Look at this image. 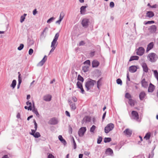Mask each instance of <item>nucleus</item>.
Returning a JSON list of instances; mask_svg holds the SVG:
<instances>
[{
	"label": "nucleus",
	"mask_w": 158,
	"mask_h": 158,
	"mask_svg": "<svg viewBox=\"0 0 158 158\" xmlns=\"http://www.w3.org/2000/svg\"><path fill=\"white\" fill-rule=\"evenodd\" d=\"M128 103L131 106H134L135 104V101L131 99H130L129 100Z\"/></svg>",
	"instance_id": "28"
},
{
	"label": "nucleus",
	"mask_w": 158,
	"mask_h": 158,
	"mask_svg": "<svg viewBox=\"0 0 158 158\" xmlns=\"http://www.w3.org/2000/svg\"><path fill=\"white\" fill-rule=\"evenodd\" d=\"M89 66L84 65L82 67V70L85 73L89 70Z\"/></svg>",
	"instance_id": "25"
},
{
	"label": "nucleus",
	"mask_w": 158,
	"mask_h": 158,
	"mask_svg": "<svg viewBox=\"0 0 158 158\" xmlns=\"http://www.w3.org/2000/svg\"><path fill=\"white\" fill-rule=\"evenodd\" d=\"M65 114L67 116L69 117H70V113L68 111H65Z\"/></svg>",
	"instance_id": "62"
},
{
	"label": "nucleus",
	"mask_w": 158,
	"mask_h": 158,
	"mask_svg": "<svg viewBox=\"0 0 158 158\" xmlns=\"http://www.w3.org/2000/svg\"><path fill=\"white\" fill-rule=\"evenodd\" d=\"M48 158H54V157L52 154H49L48 156Z\"/></svg>",
	"instance_id": "58"
},
{
	"label": "nucleus",
	"mask_w": 158,
	"mask_h": 158,
	"mask_svg": "<svg viewBox=\"0 0 158 158\" xmlns=\"http://www.w3.org/2000/svg\"><path fill=\"white\" fill-rule=\"evenodd\" d=\"M72 100L75 102H77V99L75 97H72Z\"/></svg>",
	"instance_id": "59"
},
{
	"label": "nucleus",
	"mask_w": 158,
	"mask_h": 158,
	"mask_svg": "<svg viewBox=\"0 0 158 158\" xmlns=\"http://www.w3.org/2000/svg\"><path fill=\"white\" fill-rule=\"evenodd\" d=\"M48 28L47 27H45L44 29L43 32H44L46 34L47 32L48 31Z\"/></svg>",
	"instance_id": "56"
},
{
	"label": "nucleus",
	"mask_w": 158,
	"mask_h": 158,
	"mask_svg": "<svg viewBox=\"0 0 158 158\" xmlns=\"http://www.w3.org/2000/svg\"><path fill=\"white\" fill-rule=\"evenodd\" d=\"M142 66L144 72L147 73L148 71V69L146 64L145 63H143L142 64Z\"/></svg>",
	"instance_id": "12"
},
{
	"label": "nucleus",
	"mask_w": 158,
	"mask_h": 158,
	"mask_svg": "<svg viewBox=\"0 0 158 158\" xmlns=\"http://www.w3.org/2000/svg\"><path fill=\"white\" fill-rule=\"evenodd\" d=\"M33 136L35 138H38L39 137H40L41 136V135L39 132H36L35 133Z\"/></svg>",
	"instance_id": "38"
},
{
	"label": "nucleus",
	"mask_w": 158,
	"mask_h": 158,
	"mask_svg": "<svg viewBox=\"0 0 158 158\" xmlns=\"http://www.w3.org/2000/svg\"><path fill=\"white\" fill-rule=\"evenodd\" d=\"M16 81L15 80H14L12 82V84L10 85V87H12L13 89H14L16 86Z\"/></svg>",
	"instance_id": "29"
},
{
	"label": "nucleus",
	"mask_w": 158,
	"mask_h": 158,
	"mask_svg": "<svg viewBox=\"0 0 158 158\" xmlns=\"http://www.w3.org/2000/svg\"><path fill=\"white\" fill-rule=\"evenodd\" d=\"M58 123V121L56 118H53L49 121V123L52 125H56Z\"/></svg>",
	"instance_id": "14"
},
{
	"label": "nucleus",
	"mask_w": 158,
	"mask_h": 158,
	"mask_svg": "<svg viewBox=\"0 0 158 158\" xmlns=\"http://www.w3.org/2000/svg\"><path fill=\"white\" fill-rule=\"evenodd\" d=\"M56 41H55L54 40H53L52 41V43H51V47H56L57 46V44H56Z\"/></svg>",
	"instance_id": "35"
},
{
	"label": "nucleus",
	"mask_w": 158,
	"mask_h": 158,
	"mask_svg": "<svg viewBox=\"0 0 158 158\" xmlns=\"http://www.w3.org/2000/svg\"><path fill=\"white\" fill-rule=\"evenodd\" d=\"M62 21L60 19H59L57 21H56V23H58V24H60V22H61V21Z\"/></svg>",
	"instance_id": "64"
},
{
	"label": "nucleus",
	"mask_w": 158,
	"mask_h": 158,
	"mask_svg": "<svg viewBox=\"0 0 158 158\" xmlns=\"http://www.w3.org/2000/svg\"><path fill=\"white\" fill-rule=\"evenodd\" d=\"M106 154L108 155H111L113 153V150L110 148H108L106 150Z\"/></svg>",
	"instance_id": "26"
},
{
	"label": "nucleus",
	"mask_w": 158,
	"mask_h": 158,
	"mask_svg": "<svg viewBox=\"0 0 158 158\" xmlns=\"http://www.w3.org/2000/svg\"><path fill=\"white\" fill-rule=\"evenodd\" d=\"M51 95L49 94L45 95L43 97L44 100L46 102L50 101L51 100Z\"/></svg>",
	"instance_id": "15"
},
{
	"label": "nucleus",
	"mask_w": 158,
	"mask_h": 158,
	"mask_svg": "<svg viewBox=\"0 0 158 158\" xmlns=\"http://www.w3.org/2000/svg\"><path fill=\"white\" fill-rule=\"evenodd\" d=\"M47 60V56H45L42 59V60L39 62L38 64H37V66H42L44 63L45 62V61Z\"/></svg>",
	"instance_id": "11"
},
{
	"label": "nucleus",
	"mask_w": 158,
	"mask_h": 158,
	"mask_svg": "<svg viewBox=\"0 0 158 158\" xmlns=\"http://www.w3.org/2000/svg\"><path fill=\"white\" fill-rule=\"evenodd\" d=\"M23 47H24L23 44H20L18 48L17 49L19 50L20 51L23 49Z\"/></svg>",
	"instance_id": "45"
},
{
	"label": "nucleus",
	"mask_w": 158,
	"mask_h": 158,
	"mask_svg": "<svg viewBox=\"0 0 158 158\" xmlns=\"http://www.w3.org/2000/svg\"><path fill=\"white\" fill-rule=\"evenodd\" d=\"M86 131L85 127H81L79 130L78 131V135L80 137H82Z\"/></svg>",
	"instance_id": "4"
},
{
	"label": "nucleus",
	"mask_w": 158,
	"mask_h": 158,
	"mask_svg": "<svg viewBox=\"0 0 158 158\" xmlns=\"http://www.w3.org/2000/svg\"><path fill=\"white\" fill-rule=\"evenodd\" d=\"M144 49L143 47H140L137 49L136 53L137 55L141 56L144 53Z\"/></svg>",
	"instance_id": "6"
},
{
	"label": "nucleus",
	"mask_w": 158,
	"mask_h": 158,
	"mask_svg": "<svg viewBox=\"0 0 158 158\" xmlns=\"http://www.w3.org/2000/svg\"><path fill=\"white\" fill-rule=\"evenodd\" d=\"M97 87L99 89V87L101 85V82L100 79H99L97 81Z\"/></svg>",
	"instance_id": "47"
},
{
	"label": "nucleus",
	"mask_w": 158,
	"mask_h": 158,
	"mask_svg": "<svg viewBox=\"0 0 158 158\" xmlns=\"http://www.w3.org/2000/svg\"><path fill=\"white\" fill-rule=\"evenodd\" d=\"M64 16V14L63 12H61L60 13L59 17V19L62 20Z\"/></svg>",
	"instance_id": "37"
},
{
	"label": "nucleus",
	"mask_w": 158,
	"mask_h": 158,
	"mask_svg": "<svg viewBox=\"0 0 158 158\" xmlns=\"http://www.w3.org/2000/svg\"><path fill=\"white\" fill-rule=\"evenodd\" d=\"M33 108L32 110V111L35 113L36 115L37 116H39V113L38 112L37 109L35 108V105H34V103L33 102Z\"/></svg>",
	"instance_id": "20"
},
{
	"label": "nucleus",
	"mask_w": 158,
	"mask_h": 158,
	"mask_svg": "<svg viewBox=\"0 0 158 158\" xmlns=\"http://www.w3.org/2000/svg\"><path fill=\"white\" fill-rule=\"evenodd\" d=\"M154 15V13L152 11H148L146 13V17L151 18L153 17Z\"/></svg>",
	"instance_id": "19"
},
{
	"label": "nucleus",
	"mask_w": 158,
	"mask_h": 158,
	"mask_svg": "<svg viewBox=\"0 0 158 158\" xmlns=\"http://www.w3.org/2000/svg\"><path fill=\"white\" fill-rule=\"evenodd\" d=\"M37 13L36 9H35L33 11V14L34 15H35Z\"/></svg>",
	"instance_id": "60"
},
{
	"label": "nucleus",
	"mask_w": 158,
	"mask_h": 158,
	"mask_svg": "<svg viewBox=\"0 0 158 158\" xmlns=\"http://www.w3.org/2000/svg\"><path fill=\"white\" fill-rule=\"evenodd\" d=\"M77 85L78 88L80 89L81 87H82V84L80 82L78 81L77 84Z\"/></svg>",
	"instance_id": "46"
},
{
	"label": "nucleus",
	"mask_w": 158,
	"mask_h": 158,
	"mask_svg": "<svg viewBox=\"0 0 158 158\" xmlns=\"http://www.w3.org/2000/svg\"><path fill=\"white\" fill-rule=\"evenodd\" d=\"M87 7L85 6H82L80 8V12L81 14H84L86 11L85 9Z\"/></svg>",
	"instance_id": "23"
},
{
	"label": "nucleus",
	"mask_w": 158,
	"mask_h": 158,
	"mask_svg": "<svg viewBox=\"0 0 158 158\" xmlns=\"http://www.w3.org/2000/svg\"><path fill=\"white\" fill-rule=\"evenodd\" d=\"M34 125H35V129L36 130H37V123H36V121H35V120H34Z\"/></svg>",
	"instance_id": "53"
},
{
	"label": "nucleus",
	"mask_w": 158,
	"mask_h": 158,
	"mask_svg": "<svg viewBox=\"0 0 158 158\" xmlns=\"http://www.w3.org/2000/svg\"><path fill=\"white\" fill-rule=\"evenodd\" d=\"M95 128L96 126L94 125H93L90 129V132L94 133V131L95 130Z\"/></svg>",
	"instance_id": "43"
},
{
	"label": "nucleus",
	"mask_w": 158,
	"mask_h": 158,
	"mask_svg": "<svg viewBox=\"0 0 158 158\" xmlns=\"http://www.w3.org/2000/svg\"><path fill=\"white\" fill-rule=\"evenodd\" d=\"M73 145H74V149H76V147H77V145H76V142H75V141L74 139L73 138Z\"/></svg>",
	"instance_id": "50"
},
{
	"label": "nucleus",
	"mask_w": 158,
	"mask_h": 158,
	"mask_svg": "<svg viewBox=\"0 0 158 158\" xmlns=\"http://www.w3.org/2000/svg\"><path fill=\"white\" fill-rule=\"evenodd\" d=\"M90 61L89 60H87L84 62V65L90 66Z\"/></svg>",
	"instance_id": "33"
},
{
	"label": "nucleus",
	"mask_w": 158,
	"mask_h": 158,
	"mask_svg": "<svg viewBox=\"0 0 158 158\" xmlns=\"http://www.w3.org/2000/svg\"><path fill=\"white\" fill-rule=\"evenodd\" d=\"M137 69V68L135 66H131L129 69V71L130 72L134 73L135 72Z\"/></svg>",
	"instance_id": "18"
},
{
	"label": "nucleus",
	"mask_w": 158,
	"mask_h": 158,
	"mask_svg": "<svg viewBox=\"0 0 158 158\" xmlns=\"http://www.w3.org/2000/svg\"><path fill=\"white\" fill-rule=\"evenodd\" d=\"M88 23L89 20L87 19H84L82 20L81 24L84 27L86 28L88 26Z\"/></svg>",
	"instance_id": "7"
},
{
	"label": "nucleus",
	"mask_w": 158,
	"mask_h": 158,
	"mask_svg": "<svg viewBox=\"0 0 158 158\" xmlns=\"http://www.w3.org/2000/svg\"><path fill=\"white\" fill-rule=\"evenodd\" d=\"M151 136V133L150 132L147 133L144 136V138L146 140L149 139Z\"/></svg>",
	"instance_id": "30"
},
{
	"label": "nucleus",
	"mask_w": 158,
	"mask_h": 158,
	"mask_svg": "<svg viewBox=\"0 0 158 158\" xmlns=\"http://www.w3.org/2000/svg\"><path fill=\"white\" fill-rule=\"evenodd\" d=\"M58 138L59 140L63 143L64 145L66 144V142L65 140L63 138L61 135H60L58 136Z\"/></svg>",
	"instance_id": "24"
},
{
	"label": "nucleus",
	"mask_w": 158,
	"mask_h": 158,
	"mask_svg": "<svg viewBox=\"0 0 158 158\" xmlns=\"http://www.w3.org/2000/svg\"><path fill=\"white\" fill-rule=\"evenodd\" d=\"M111 141L110 138H105L104 139V142L105 143L110 142Z\"/></svg>",
	"instance_id": "36"
},
{
	"label": "nucleus",
	"mask_w": 158,
	"mask_h": 158,
	"mask_svg": "<svg viewBox=\"0 0 158 158\" xmlns=\"http://www.w3.org/2000/svg\"><path fill=\"white\" fill-rule=\"evenodd\" d=\"M77 79L78 81H80L83 82L84 81V79L80 75L78 76Z\"/></svg>",
	"instance_id": "39"
},
{
	"label": "nucleus",
	"mask_w": 158,
	"mask_h": 158,
	"mask_svg": "<svg viewBox=\"0 0 158 158\" xmlns=\"http://www.w3.org/2000/svg\"><path fill=\"white\" fill-rule=\"evenodd\" d=\"M96 83V81L94 80L91 79H89L86 82L85 84V88L88 91L91 88L93 87Z\"/></svg>",
	"instance_id": "1"
},
{
	"label": "nucleus",
	"mask_w": 158,
	"mask_h": 158,
	"mask_svg": "<svg viewBox=\"0 0 158 158\" xmlns=\"http://www.w3.org/2000/svg\"><path fill=\"white\" fill-rule=\"evenodd\" d=\"M114 127V125L113 124L110 123L108 124L105 128V132L107 133L111 131Z\"/></svg>",
	"instance_id": "3"
},
{
	"label": "nucleus",
	"mask_w": 158,
	"mask_h": 158,
	"mask_svg": "<svg viewBox=\"0 0 158 158\" xmlns=\"http://www.w3.org/2000/svg\"><path fill=\"white\" fill-rule=\"evenodd\" d=\"M146 96V94L144 91H141L139 94V97L140 100H143Z\"/></svg>",
	"instance_id": "10"
},
{
	"label": "nucleus",
	"mask_w": 158,
	"mask_h": 158,
	"mask_svg": "<svg viewBox=\"0 0 158 158\" xmlns=\"http://www.w3.org/2000/svg\"><path fill=\"white\" fill-rule=\"evenodd\" d=\"M139 57L137 56H133L131 57L129 61H131L133 60H138Z\"/></svg>",
	"instance_id": "27"
},
{
	"label": "nucleus",
	"mask_w": 158,
	"mask_h": 158,
	"mask_svg": "<svg viewBox=\"0 0 158 158\" xmlns=\"http://www.w3.org/2000/svg\"><path fill=\"white\" fill-rule=\"evenodd\" d=\"M132 118L138 121L139 118V115L137 112L133 111L131 112Z\"/></svg>",
	"instance_id": "5"
},
{
	"label": "nucleus",
	"mask_w": 158,
	"mask_h": 158,
	"mask_svg": "<svg viewBox=\"0 0 158 158\" xmlns=\"http://www.w3.org/2000/svg\"><path fill=\"white\" fill-rule=\"evenodd\" d=\"M116 82L118 84H120V85H122V80L120 78H118Z\"/></svg>",
	"instance_id": "48"
},
{
	"label": "nucleus",
	"mask_w": 158,
	"mask_h": 158,
	"mask_svg": "<svg viewBox=\"0 0 158 158\" xmlns=\"http://www.w3.org/2000/svg\"><path fill=\"white\" fill-rule=\"evenodd\" d=\"M154 43L153 42H151L149 44L147 45L146 51L147 52H148L150 50H151L154 47Z\"/></svg>",
	"instance_id": "8"
},
{
	"label": "nucleus",
	"mask_w": 158,
	"mask_h": 158,
	"mask_svg": "<svg viewBox=\"0 0 158 158\" xmlns=\"http://www.w3.org/2000/svg\"><path fill=\"white\" fill-rule=\"evenodd\" d=\"M114 3L113 2H111L110 3V6L111 8L113 7L114 6Z\"/></svg>",
	"instance_id": "57"
},
{
	"label": "nucleus",
	"mask_w": 158,
	"mask_h": 158,
	"mask_svg": "<svg viewBox=\"0 0 158 158\" xmlns=\"http://www.w3.org/2000/svg\"><path fill=\"white\" fill-rule=\"evenodd\" d=\"M85 44V43L84 41H80L79 43V46H82L83 45Z\"/></svg>",
	"instance_id": "55"
},
{
	"label": "nucleus",
	"mask_w": 158,
	"mask_h": 158,
	"mask_svg": "<svg viewBox=\"0 0 158 158\" xmlns=\"http://www.w3.org/2000/svg\"><path fill=\"white\" fill-rule=\"evenodd\" d=\"M125 97L126 98L129 99H131V95L129 93H127L125 94Z\"/></svg>",
	"instance_id": "34"
},
{
	"label": "nucleus",
	"mask_w": 158,
	"mask_h": 158,
	"mask_svg": "<svg viewBox=\"0 0 158 158\" xmlns=\"http://www.w3.org/2000/svg\"><path fill=\"white\" fill-rule=\"evenodd\" d=\"M141 83L142 86L145 88H147L148 85V82L145 81V79L144 78L142 80Z\"/></svg>",
	"instance_id": "16"
},
{
	"label": "nucleus",
	"mask_w": 158,
	"mask_h": 158,
	"mask_svg": "<svg viewBox=\"0 0 158 158\" xmlns=\"http://www.w3.org/2000/svg\"><path fill=\"white\" fill-rule=\"evenodd\" d=\"M155 89V86L154 85L150 83L148 88V91L149 92H152Z\"/></svg>",
	"instance_id": "17"
},
{
	"label": "nucleus",
	"mask_w": 158,
	"mask_h": 158,
	"mask_svg": "<svg viewBox=\"0 0 158 158\" xmlns=\"http://www.w3.org/2000/svg\"><path fill=\"white\" fill-rule=\"evenodd\" d=\"M18 74H19L18 76V83L17 85V89H19L20 85V84L22 82V78L21 77V75L20 73L18 72Z\"/></svg>",
	"instance_id": "21"
},
{
	"label": "nucleus",
	"mask_w": 158,
	"mask_h": 158,
	"mask_svg": "<svg viewBox=\"0 0 158 158\" xmlns=\"http://www.w3.org/2000/svg\"><path fill=\"white\" fill-rule=\"evenodd\" d=\"M155 22L154 21H148L146 22H144V24L145 25L147 24H151L154 23Z\"/></svg>",
	"instance_id": "41"
},
{
	"label": "nucleus",
	"mask_w": 158,
	"mask_h": 158,
	"mask_svg": "<svg viewBox=\"0 0 158 158\" xmlns=\"http://www.w3.org/2000/svg\"><path fill=\"white\" fill-rule=\"evenodd\" d=\"M72 110H74L76 108V106L75 103H72L70 105Z\"/></svg>",
	"instance_id": "31"
},
{
	"label": "nucleus",
	"mask_w": 158,
	"mask_h": 158,
	"mask_svg": "<svg viewBox=\"0 0 158 158\" xmlns=\"http://www.w3.org/2000/svg\"><path fill=\"white\" fill-rule=\"evenodd\" d=\"M148 59L152 62H155L157 60V56L156 54L152 52L149 54L147 56Z\"/></svg>",
	"instance_id": "2"
},
{
	"label": "nucleus",
	"mask_w": 158,
	"mask_h": 158,
	"mask_svg": "<svg viewBox=\"0 0 158 158\" xmlns=\"http://www.w3.org/2000/svg\"><path fill=\"white\" fill-rule=\"evenodd\" d=\"M59 36V34L58 33H57L54 36V39L53 40H54L55 41H56L58 40V37Z\"/></svg>",
	"instance_id": "44"
},
{
	"label": "nucleus",
	"mask_w": 158,
	"mask_h": 158,
	"mask_svg": "<svg viewBox=\"0 0 158 158\" xmlns=\"http://www.w3.org/2000/svg\"><path fill=\"white\" fill-rule=\"evenodd\" d=\"M51 47L52 48L51 49V50H50L49 53L53 52L56 48V47Z\"/></svg>",
	"instance_id": "61"
},
{
	"label": "nucleus",
	"mask_w": 158,
	"mask_h": 158,
	"mask_svg": "<svg viewBox=\"0 0 158 158\" xmlns=\"http://www.w3.org/2000/svg\"><path fill=\"white\" fill-rule=\"evenodd\" d=\"M153 71L155 77L158 81V72L156 70H153Z\"/></svg>",
	"instance_id": "32"
},
{
	"label": "nucleus",
	"mask_w": 158,
	"mask_h": 158,
	"mask_svg": "<svg viewBox=\"0 0 158 158\" xmlns=\"http://www.w3.org/2000/svg\"><path fill=\"white\" fill-rule=\"evenodd\" d=\"M99 62L97 60H94L92 62L93 67H97L99 65Z\"/></svg>",
	"instance_id": "22"
},
{
	"label": "nucleus",
	"mask_w": 158,
	"mask_h": 158,
	"mask_svg": "<svg viewBox=\"0 0 158 158\" xmlns=\"http://www.w3.org/2000/svg\"><path fill=\"white\" fill-rule=\"evenodd\" d=\"M36 130H36L35 129L34 130H31V132L30 133V134L33 136Z\"/></svg>",
	"instance_id": "52"
},
{
	"label": "nucleus",
	"mask_w": 158,
	"mask_h": 158,
	"mask_svg": "<svg viewBox=\"0 0 158 158\" xmlns=\"http://www.w3.org/2000/svg\"><path fill=\"white\" fill-rule=\"evenodd\" d=\"M80 89L81 90V93L83 94H84L85 93V91L83 88V87L80 88Z\"/></svg>",
	"instance_id": "63"
},
{
	"label": "nucleus",
	"mask_w": 158,
	"mask_h": 158,
	"mask_svg": "<svg viewBox=\"0 0 158 158\" xmlns=\"http://www.w3.org/2000/svg\"><path fill=\"white\" fill-rule=\"evenodd\" d=\"M132 131L130 129L127 128L123 131V133L125 135H126L127 136L130 137L132 134Z\"/></svg>",
	"instance_id": "9"
},
{
	"label": "nucleus",
	"mask_w": 158,
	"mask_h": 158,
	"mask_svg": "<svg viewBox=\"0 0 158 158\" xmlns=\"http://www.w3.org/2000/svg\"><path fill=\"white\" fill-rule=\"evenodd\" d=\"M150 31L151 33H155L156 30V27L155 25H153L149 28Z\"/></svg>",
	"instance_id": "13"
},
{
	"label": "nucleus",
	"mask_w": 158,
	"mask_h": 158,
	"mask_svg": "<svg viewBox=\"0 0 158 158\" xmlns=\"http://www.w3.org/2000/svg\"><path fill=\"white\" fill-rule=\"evenodd\" d=\"M46 34L42 31L40 35V39H44L46 37Z\"/></svg>",
	"instance_id": "40"
},
{
	"label": "nucleus",
	"mask_w": 158,
	"mask_h": 158,
	"mask_svg": "<svg viewBox=\"0 0 158 158\" xmlns=\"http://www.w3.org/2000/svg\"><path fill=\"white\" fill-rule=\"evenodd\" d=\"M25 19V18L23 16H21L20 17V22L21 23H23Z\"/></svg>",
	"instance_id": "51"
},
{
	"label": "nucleus",
	"mask_w": 158,
	"mask_h": 158,
	"mask_svg": "<svg viewBox=\"0 0 158 158\" xmlns=\"http://www.w3.org/2000/svg\"><path fill=\"white\" fill-rule=\"evenodd\" d=\"M55 19V18L53 17L51 18L50 19L47 20V22L48 23H50L53 21Z\"/></svg>",
	"instance_id": "42"
},
{
	"label": "nucleus",
	"mask_w": 158,
	"mask_h": 158,
	"mask_svg": "<svg viewBox=\"0 0 158 158\" xmlns=\"http://www.w3.org/2000/svg\"><path fill=\"white\" fill-rule=\"evenodd\" d=\"M102 140V138L101 137H99L97 140V143L98 144H100Z\"/></svg>",
	"instance_id": "49"
},
{
	"label": "nucleus",
	"mask_w": 158,
	"mask_h": 158,
	"mask_svg": "<svg viewBox=\"0 0 158 158\" xmlns=\"http://www.w3.org/2000/svg\"><path fill=\"white\" fill-rule=\"evenodd\" d=\"M33 50L31 49L30 48L29 51V55H31L33 53Z\"/></svg>",
	"instance_id": "54"
}]
</instances>
